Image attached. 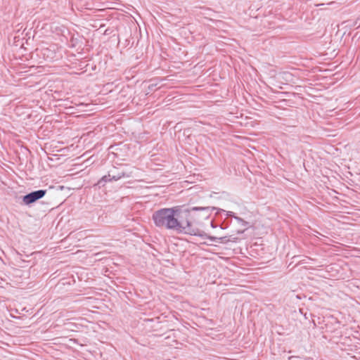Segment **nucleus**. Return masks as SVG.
Returning <instances> with one entry per match:
<instances>
[{"instance_id": "nucleus-1", "label": "nucleus", "mask_w": 360, "mask_h": 360, "mask_svg": "<svg viewBox=\"0 0 360 360\" xmlns=\"http://www.w3.org/2000/svg\"><path fill=\"white\" fill-rule=\"evenodd\" d=\"M214 210V207H193L184 211H181L176 207L162 208L153 213L152 219L158 228L172 230L177 233L195 236L198 233V229L195 227V221L191 212L202 211L205 212L203 217L207 218Z\"/></svg>"}, {"instance_id": "nucleus-2", "label": "nucleus", "mask_w": 360, "mask_h": 360, "mask_svg": "<svg viewBox=\"0 0 360 360\" xmlns=\"http://www.w3.org/2000/svg\"><path fill=\"white\" fill-rule=\"evenodd\" d=\"M46 193V190L32 191L22 197V202L25 205H30L42 198L45 195Z\"/></svg>"}, {"instance_id": "nucleus-3", "label": "nucleus", "mask_w": 360, "mask_h": 360, "mask_svg": "<svg viewBox=\"0 0 360 360\" xmlns=\"http://www.w3.org/2000/svg\"><path fill=\"white\" fill-rule=\"evenodd\" d=\"M109 176L110 177V180L117 181L122 177L125 176V173L123 172H117L116 169L115 168L109 171Z\"/></svg>"}, {"instance_id": "nucleus-4", "label": "nucleus", "mask_w": 360, "mask_h": 360, "mask_svg": "<svg viewBox=\"0 0 360 360\" xmlns=\"http://www.w3.org/2000/svg\"><path fill=\"white\" fill-rule=\"evenodd\" d=\"M110 177L109 176V173L108 174V175H105L103 176L98 182V184L100 186H103L105 185V184L108 181H110L111 180H110Z\"/></svg>"}, {"instance_id": "nucleus-5", "label": "nucleus", "mask_w": 360, "mask_h": 360, "mask_svg": "<svg viewBox=\"0 0 360 360\" xmlns=\"http://www.w3.org/2000/svg\"><path fill=\"white\" fill-rule=\"evenodd\" d=\"M227 215L230 217H233L238 222L241 223L242 225H246L247 222L245 221L243 219L234 216V214L233 212H227Z\"/></svg>"}, {"instance_id": "nucleus-6", "label": "nucleus", "mask_w": 360, "mask_h": 360, "mask_svg": "<svg viewBox=\"0 0 360 360\" xmlns=\"http://www.w3.org/2000/svg\"><path fill=\"white\" fill-rule=\"evenodd\" d=\"M210 239L212 241H215L216 238L215 237H210Z\"/></svg>"}]
</instances>
